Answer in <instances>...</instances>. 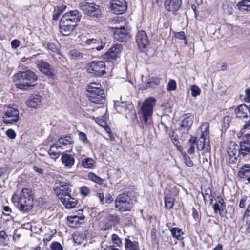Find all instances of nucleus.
Masks as SVG:
<instances>
[{
  "instance_id": "nucleus-1",
  "label": "nucleus",
  "mask_w": 250,
  "mask_h": 250,
  "mask_svg": "<svg viewBox=\"0 0 250 250\" xmlns=\"http://www.w3.org/2000/svg\"><path fill=\"white\" fill-rule=\"evenodd\" d=\"M33 200L32 189L26 188H23L19 194L14 193L11 198L12 203L23 212H28L32 209Z\"/></svg>"
},
{
  "instance_id": "nucleus-2",
  "label": "nucleus",
  "mask_w": 250,
  "mask_h": 250,
  "mask_svg": "<svg viewBox=\"0 0 250 250\" xmlns=\"http://www.w3.org/2000/svg\"><path fill=\"white\" fill-rule=\"evenodd\" d=\"M38 80L36 74L30 70L20 71L16 73L13 77V81L17 83V88L23 90H27L30 87H33L32 83Z\"/></svg>"
},
{
  "instance_id": "nucleus-3",
  "label": "nucleus",
  "mask_w": 250,
  "mask_h": 250,
  "mask_svg": "<svg viewBox=\"0 0 250 250\" xmlns=\"http://www.w3.org/2000/svg\"><path fill=\"white\" fill-rule=\"evenodd\" d=\"M86 95L93 103L102 104L105 101L104 91L100 84L91 83L86 86Z\"/></svg>"
},
{
  "instance_id": "nucleus-4",
  "label": "nucleus",
  "mask_w": 250,
  "mask_h": 250,
  "mask_svg": "<svg viewBox=\"0 0 250 250\" xmlns=\"http://www.w3.org/2000/svg\"><path fill=\"white\" fill-rule=\"evenodd\" d=\"M205 127L199 140L196 141V147L198 150H203L205 152H208L211 150V146L208 139H206V136L208 133L209 124L205 122L202 124L201 128L202 129Z\"/></svg>"
},
{
  "instance_id": "nucleus-5",
  "label": "nucleus",
  "mask_w": 250,
  "mask_h": 250,
  "mask_svg": "<svg viewBox=\"0 0 250 250\" xmlns=\"http://www.w3.org/2000/svg\"><path fill=\"white\" fill-rule=\"evenodd\" d=\"M87 71L93 76L101 77L105 73V65L102 61H93L86 65Z\"/></svg>"
},
{
  "instance_id": "nucleus-6",
  "label": "nucleus",
  "mask_w": 250,
  "mask_h": 250,
  "mask_svg": "<svg viewBox=\"0 0 250 250\" xmlns=\"http://www.w3.org/2000/svg\"><path fill=\"white\" fill-rule=\"evenodd\" d=\"M156 100L152 97L146 99L142 104L141 111L143 114V121L145 124H147L148 119L152 116L153 107L156 104Z\"/></svg>"
},
{
  "instance_id": "nucleus-7",
  "label": "nucleus",
  "mask_w": 250,
  "mask_h": 250,
  "mask_svg": "<svg viewBox=\"0 0 250 250\" xmlns=\"http://www.w3.org/2000/svg\"><path fill=\"white\" fill-rule=\"evenodd\" d=\"M80 8L88 16L94 18H99L102 15V11L100 6L94 3L82 2L80 3Z\"/></svg>"
},
{
  "instance_id": "nucleus-8",
  "label": "nucleus",
  "mask_w": 250,
  "mask_h": 250,
  "mask_svg": "<svg viewBox=\"0 0 250 250\" xmlns=\"http://www.w3.org/2000/svg\"><path fill=\"white\" fill-rule=\"evenodd\" d=\"M132 207L131 199L126 193L121 194L116 197L115 207L118 208L121 211L130 210Z\"/></svg>"
},
{
  "instance_id": "nucleus-9",
  "label": "nucleus",
  "mask_w": 250,
  "mask_h": 250,
  "mask_svg": "<svg viewBox=\"0 0 250 250\" xmlns=\"http://www.w3.org/2000/svg\"><path fill=\"white\" fill-rule=\"evenodd\" d=\"M122 49L121 44H115L102 55V59L106 62H112L120 58Z\"/></svg>"
},
{
  "instance_id": "nucleus-10",
  "label": "nucleus",
  "mask_w": 250,
  "mask_h": 250,
  "mask_svg": "<svg viewBox=\"0 0 250 250\" xmlns=\"http://www.w3.org/2000/svg\"><path fill=\"white\" fill-rule=\"evenodd\" d=\"M77 25L71 21L69 19H67L66 16L62 17L59 23L60 32L64 36H68L74 30Z\"/></svg>"
},
{
  "instance_id": "nucleus-11",
  "label": "nucleus",
  "mask_w": 250,
  "mask_h": 250,
  "mask_svg": "<svg viewBox=\"0 0 250 250\" xmlns=\"http://www.w3.org/2000/svg\"><path fill=\"white\" fill-rule=\"evenodd\" d=\"M19 119V110L12 107H8L2 116V122L6 124L16 123Z\"/></svg>"
},
{
  "instance_id": "nucleus-12",
  "label": "nucleus",
  "mask_w": 250,
  "mask_h": 250,
  "mask_svg": "<svg viewBox=\"0 0 250 250\" xmlns=\"http://www.w3.org/2000/svg\"><path fill=\"white\" fill-rule=\"evenodd\" d=\"M115 29L114 32V38L121 42H126L130 39V36L128 30L124 26H115L112 27Z\"/></svg>"
},
{
  "instance_id": "nucleus-13",
  "label": "nucleus",
  "mask_w": 250,
  "mask_h": 250,
  "mask_svg": "<svg viewBox=\"0 0 250 250\" xmlns=\"http://www.w3.org/2000/svg\"><path fill=\"white\" fill-rule=\"evenodd\" d=\"M127 3L125 0H111L110 9L115 14H122L127 10Z\"/></svg>"
},
{
  "instance_id": "nucleus-14",
  "label": "nucleus",
  "mask_w": 250,
  "mask_h": 250,
  "mask_svg": "<svg viewBox=\"0 0 250 250\" xmlns=\"http://www.w3.org/2000/svg\"><path fill=\"white\" fill-rule=\"evenodd\" d=\"M71 187L70 184L61 183L60 185L55 188L54 190L60 201L72 195Z\"/></svg>"
},
{
  "instance_id": "nucleus-15",
  "label": "nucleus",
  "mask_w": 250,
  "mask_h": 250,
  "mask_svg": "<svg viewBox=\"0 0 250 250\" xmlns=\"http://www.w3.org/2000/svg\"><path fill=\"white\" fill-rule=\"evenodd\" d=\"M118 216L115 214H107L102 221L103 226L101 230L106 231L110 229L113 226H115L119 223Z\"/></svg>"
},
{
  "instance_id": "nucleus-16",
  "label": "nucleus",
  "mask_w": 250,
  "mask_h": 250,
  "mask_svg": "<svg viewBox=\"0 0 250 250\" xmlns=\"http://www.w3.org/2000/svg\"><path fill=\"white\" fill-rule=\"evenodd\" d=\"M36 64L38 69L44 75L50 78L54 77V69L48 62L42 60H38L36 62Z\"/></svg>"
},
{
  "instance_id": "nucleus-17",
  "label": "nucleus",
  "mask_w": 250,
  "mask_h": 250,
  "mask_svg": "<svg viewBox=\"0 0 250 250\" xmlns=\"http://www.w3.org/2000/svg\"><path fill=\"white\" fill-rule=\"evenodd\" d=\"M182 0H165L164 6L166 9L173 14H177V12L182 6Z\"/></svg>"
},
{
  "instance_id": "nucleus-18",
  "label": "nucleus",
  "mask_w": 250,
  "mask_h": 250,
  "mask_svg": "<svg viewBox=\"0 0 250 250\" xmlns=\"http://www.w3.org/2000/svg\"><path fill=\"white\" fill-rule=\"evenodd\" d=\"M136 42L141 50L145 49L149 44L146 33L143 31H139L136 36Z\"/></svg>"
},
{
  "instance_id": "nucleus-19",
  "label": "nucleus",
  "mask_w": 250,
  "mask_h": 250,
  "mask_svg": "<svg viewBox=\"0 0 250 250\" xmlns=\"http://www.w3.org/2000/svg\"><path fill=\"white\" fill-rule=\"evenodd\" d=\"M114 106L116 111L121 113L127 110L130 111L133 108L132 104L128 101H114Z\"/></svg>"
},
{
  "instance_id": "nucleus-20",
  "label": "nucleus",
  "mask_w": 250,
  "mask_h": 250,
  "mask_svg": "<svg viewBox=\"0 0 250 250\" xmlns=\"http://www.w3.org/2000/svg\"><path fill=\"white\" fill-rule=\"evenodd\" d=\"M85 44L91 49H96L98 51L102 50L105 46V43L98 39H89L85 41Z\"/></svg>"
},
{
  "instance_id": "nucleus-21",
  "label": "nucleus",
  "mask_w": 250,
  "mask_h": 250,
  "mask_svg": "<svg viewBox=\"0 0 250 250\" xmlns=\"http://www.w3.org/2000/svg\"><path fill=\"white\" fill-rule=\"evenodd\" d=\"M182 121L180 130L183 133L188 132L193 123V116L190 114H186Z\"/></svg>"
},
{
  "instance_id": "nucleus-22",
  "label": "nucleus",
  "mask_w": 250,
  "mask_h": 250,
  "mask_svg": "<svg viewBox=\"0 0 250 250\" xmlns=\"http://www.w3.org/2000/svg\"><path fill=\"white\" fill-rule=\"evenodd\" d=\"M240 148L239 146L234 142H230L228 147L227 152L230 158L233 159L232 161L234 162L237 158L240 157Z\"/></svg>"
},
{
  "instance_id": "nucleus-23",
  "label": "nucleus",
  "mask_w": 250,
  "mask_h": 250,
  "mask_svg": "<svg viewBox=\"0 0 250 250\" xmlns=\"http://www.w3.org/2000/svg\"><path fill=\"white\" fill-rule=\"evenodd\" d=\"M42 97L39 95L31 96L26 102V105L30 108L36 109L41 105Z\"/></svg>"
},
{
  "instance_id": "nucleus-24",
  "label": "nucleus",
  "mask_w": 250,
  "mask_h": 250,
  "mask_svg": "<svg viewBox=\"0 0 250 250\" xmlns=\"http://www.w3.org/2000/svg\"><path fill=\"white\" fill-rule=\"evenodd\" d=\"M84 217L78 216L77 215L68 216L67 218V224L70 227H77L84 222Z\"/></svg>"
},
{
  "instance_id": "nucleus-25",
  "label": "nucleus",
  "mask_w": 250,
  "mask_h": 250,
  "mask_svg": "<svg viewBox=\"0 0 250 250\" xmlns=\"http://www.w3.org/2000/svg\"><path fill=\"white\" fill-rule=\"evenodd\" d=\"M66 16L67 19H69L77 25V23L80 21L82 17L81 13L78 10H71L63 15Z\"/></svg>"
},
{
  "instance_id": "nucleus-26",
  "label": "nucleus",
  "mask_w": 250,
  "mask_h": 250,
  "mask_svg": "<svg viewBox=\"0 0 250 250\" xmlns=\"http://www.w3.org/2000/svg\"><path fill=\"white\" fill-rule=\"evenodd\" d=\"M62 149H63V146L58 144H54L51 146L48 153L52 159H56L60 156Z\"/></svg>"
},
{
  "instance_id": "nucleus-27",
  "label": "nucleus",
  "mask_w": 250,
  "mask_h": 250,
  "mask_svg": "<svg viewBox=\"0 0 250 250\" xmlns=\"http://www.w3.org/2000/svg\"><path fill=\"white\" fill-rule=\"evenodd\" d=\"M62 203L64 206L65 208L71 209L75 208L78 204L77 200L71 196L68 197L64 198L61 200Z\"/></svg>"
},
{
  "instance_id": "nucleus-28",
  "label": "nucleus",
  "mask_w": 250,
  "mask_h": 250,
  "mask_svg": "<svg viewBox=\"0 0 250 250\" xmlns=\"http://www.w3.org/2000/svg\"><path fill=\"white\" fill-rule=\"evenodd\" d=\"M160 78L158 77L150 78L146 83L143 85V89L146 90L150 88H154L160 83Z\"/></svg>"
},
{
  "instance_id": "nucleus-29",
  "label": "nucleus",
  "mask_w": 250,
  "mask_h": 250,
  "mask_svg": "<svg viewBox=\"0 0 250 250\" xmlns=\"http://www.w3.org/2000/svg\"><path fill=\"white\" fill-rule=\"evenodd\" d=\"M62 163L67 168H71L74 165L75 159L74 157L68 154H65L62 155L61 158Z\"/></svg>"
},
{
  "instance_id": "nucleus-30",
  "label": "nucleus",
  "mask_w": 250,
  "mask_h": 250,
  "mask_svg": "<svg viewBox=\"0 0 250 250\" xmlns=\"http://www.w3.org/2000/svg\"><path fill=\"white\" fill-rule=\"evenodd\" d=\"M58 143L62 146H63V149L64 147H66L68 146H71L73 141L72 138L69 136H66L64 137H61L58 139Z\"/></svg>"
},
{
  "instance_id": "nucleus-31",
  "label": "nucleus",
  "mask_w": 250,
  "mask_h": 250,
  "mask_svg": "<svg viewBox=\"0 0 250 250\" xmlns=\"http://www.w3.org/2000/svg\"><path fill=\"white\" fill-rule=\"evenodd\" d=\"M66 6L64 5H61L58 6L54 8V13L53 15V20L54 21H57L59 19L60 15L65 10Z\"/></svg>"
},
{
  "instance_id": "nucleus-32",
  "label": "nucleus",
  "mask_w": 250,
  "mask_h": 250,
  "mask_svg": "<svg viewBox=\"0 0 250 250\" xmlns=\"http://www.w3.org/2000/svg\"><path fill=\"white\" fill-rule=\"evenodd\" d=\"M125 250H137L138 249V243L125 238Z\"/></svg>"
},
{
  "instance_id": "nucleus-33",
  "label": "nucleus",
  "mask_w": 250,
  "mask_h": 250,
  "mask_svg": "<svg viewBox=\"0 0 250 250\" xmlns=\"http://www.w3.org/2000/svg\"><path fill=\"white\" fill-rule=\"evenodd\" d=\"M237 6L241 11H250V0H242L237 3Z\"/></svg>"
},
{
  "instance_id": "nucleus-34",
  "label": "nucleus",
  "mask_w": 250,
  "mask_h": 250,
  "mask_svg": "<svg viewBox=\"0 0 250 250\" xmlns=\"http://www.w3.org/2000/svg\"><path fill=\"white\" fill-rule=\"evenodd\" d=\"M239 147L240 148V157L244 158L249 154L250 146H249L247 145L240 143Z\"/></svg>"
},
{
  "instance_id": "nucleus-35",
  "label": "nucleus",
  "mask_w": 250,
  "mask_h": 250,
  "mask_svg": "<svg viewBox=\"0 0 250 250\" xmlns=\"http://www.w3.org/2000/svg\"><path fill=\"white\" fill-rule=\"evenodd\" d=\"M172 236L178 240H181L183 238L182 235L183 233L182 230L179 228H172L170 229Z\"/></svg>"
},
{
  "instance_id": "nucleus-36",
  "label": "nucleus",
  "mask_w": 250,
  "mask_h": 250,
  "mask_svg": "<svg viewBox=\"0 0 250 250\" xmlns=\"http://www.w3.org/2000/svg\"><path fill=\"white\" fill-rule=\"evenodd\" d=\"M94 163V160L90 158L84 159L82 162L83 167L85 168H92Z\"/></svg>"
},
{
  "instance_id": "nucleus-37",
  "label": "nucleus",
  "mask_w": 250,
  "mask_h": 250,
  "mask_svg": "<svg viewBox=\"0 0 250 250\" xmlns=\"http://www.w3.org/2000/svg\"><path fill=\"white\" fill-rule=\"evenodd\" d=\"M188 143L189 144V147L187 150V152L188 154H192L194 152L195 146H196V138L194 137H191L188 141Z\"/></svg>"
},
{
  "instance_id": "nucleus-38",
  "label": "nucleus",
  "mask_w": 250,
  "mask_h": 250,
  "mask_svg": "<svg viewBox=\"0 0 250 250\" xmlns=\"http://www.w3.org/2000/svg\"><path fill=\"white\" fill-rule=\"evenodd\" d=\"M222 10L226 15H230L232 12L233 9L228 1H225L222 3Z\"/></svg>"
},
{
  "instance_id": "nucleus-39",
  "label": "nucleus",
  "mask_w": 250,
  "mask_h": 250,
  "mask_svg": "<svg viewBox=\"0 0 250 250\" xmlns=\"http://www.w3.org/2000/svg\"><path fill=\"white\" fill-rule=\"evenodd\" d=\"M88 177L91 181H92L99 185H101L103 182V180L102 178L92 172H90L88 174Z\"/></svg>"
},
{
  "instance_id": "nucleus-40",
  "label": "nucleus",
  "mask_w": 250,
  "mask_h": 250,
  "mask_svg": "<svg viewBox=\"0 0 250 250\" xmlns=\"http://www.w3.org/2000/svg\"><path fill=\"white\" fill-rule=\"evenodd\" d=\"M202 194L205 202L207 200V198L212 201V191L209 187H208L205 189L204 191L202 192Z\"/></svg>"
},
{
  "instance_id": "nucleus-41",
  "label": "nucleus",
  "mask_w": 250,
  "mask_h": 250,
  "mask_svg": "<svg viewBox=\"0 0 250 250\" xmlns=\"http://www.w3.org/2000/svg\"><path fill=\"white\" fill-rule=\"evenodd\" d=\"M183 160L185 165L188 167H192L193 166V163L191 158L186 154H183Z\"/></svg>"
},
{
  "instance_id": "nucleus-42",
  "label": "nucleus",
  "mask_w": 250,
  "mask_h": 250,
  "mask_svg": "<svg viewBox=\"0 0 250 250\" xmlns=\"http://www.w3.org/2000/svg\"><path fill=\"white\" fill-rule=\"evenodd\" d=\"M165 207L167 209H170L173 206V199L170 197H166L165 198Z\"/></svg>"
},
{
  "instance_id": "nucleus-43",
  "label": "nucleus",
  "mask_w": 250,
  "mask_h": 250,
  "mask_svg": "<svg viewBox=\"0 0 250 250\" xmlns=\"http://www.w3.org/2000/svg\"><path fill=\"white\" fill-rule=\"evenodd\" d=\"M191 95L193 97H196L200 94L201 90L196 85H193L191 87Z\"/></svg>"
},
{
  "instance_id": "nucleus-44",
  "label": "nucleus",
  "mask_w": 250,
  "mask_h": 250,
  "mask_svg": "<svg viewBox=\"0 0 250 250\" xmlns=\"http://www.w3.org/2000/svg\"><path fill=\"white\" fill-rule=\"evenodd\" d=\"M111 239L113 243L118 247H121L122 245V241L119 237L116 234H112Z\"/></svg>"
},
{
  "instance_id": "nucleus-45",
  "label": "nucleus",
  "mask_w": 250,
  "mask_h": 250,
  "mask_svg": "<svg viewBox=\"0 0 250 250\" xmlns=\"http://www.w3.org/2000/svg\"><path fill=\"white\" fill-rule=\"evenodd\" d=\"M176 88V83L174 80H170L168 83L167 89L168 91H174Z\"/></svg>"
},
{
  "instance_id": "nucleus-46",
  "label": "nucleus",
  "mask_w": 250,
  "mask_h": 250,
  "mask_svg": "<svg viewBox=\"0 0 250 250\" xmlns=\"http://www.w3.org/2000/svg\"><path fill=\"white\" fill-rule=\"evenodd\" d=\"M47 48L49 50L54 52L58 53L59 52L57 47L56 44L53 42H48L46 45Z\"/></svg>"
},
{
  "instance_id": "nucleus-47",
  "label": "nucleus",
  "mask_w": 250,
  "mask_h": 250,
  "mask_svg": "<svg viewBox=\"0 0 250 250\" xmlns=\"http://www.w3.org/2000/svg\"><path fill=\"white\" fill-rule=\"evenodd\" d=\"M69 55L73 59H76L80 57H82V54L76 50H72L69 52Z\"/></svg>"
},
{
  "instance_id": "nucleus-48",
  "label": "nucleus",
  "mask_w": 250,
  "mask_h": 250,
  "mask_svg": "<svg viewBox=\"0 0 250 250\" xmlns=\"http://www.w3.org/2000/svg\"><path fill=\"white\" fill-rule=\"evenodd\" d=\"M7 237L8 235L4 231L2 230L0 231V243H2L4 246L6 245V243L4 241Z\"/></svg>"
},
{
  "instance_id": "nucleus-49",
  "label": "nucleus",
  "mask_w": 250,
  "mask_h": 250,
  "mask_svg": "<svg viewBox=\"0 0 250 250\" xmlns=\"http://www.w3.org/2000/svg\"><path fill=\"white\" fill-rule=\"evenodd\" d=\"M51 249L52 250H63L62 247L58 242H54L52 244Z\"/></svg>"
},
{
  "instance_id": "nucleus-50",
  "label": "nucleus",
  "mask_w": 250,
  "mask_h": 250,
  "mask_svg": "<svg viewBox=\"0 0 250 250\" xmlns=\"http://www.w3.org/2000/svg\"><path fill=\"white\" fill-rule=\"evenodd\" d=\"M81 193L83 196H87L89 193V188L86 186H83L80 188Z\"/></svg>"
},
{
  "instance_id": "nucleus-51",
  "label": "nucleus",
  "mask_w": 250,
  "mask_h": 250,
  "mask_svg": "<svg viewBox=\"0 0 250 250\" xmlns=\"http://www.w3.org/2000/svg\"><path fill=\"white\" fill-rule=\"evenodd\" d=\"M243 138V141L241 143L247 145L249 146H250V134H247Z\"/></svg>"
},
{
  "instance_id": "nucleus-52",
  "label": "nucleus",
  "mask_w": 250,
  "mask_h": 250,
  "mask_svg": "<svg viewBox=\"0 0 250 250\" xmlns=\"http://www.w3.org/2000/svg\"><path fill=\"white\" fill-rule=\"evenodd\" d=\"M6 135L11 139H14L16 137V133L13 130L11 129L7 130L6 131Z\"/></svg>"
},
{
  "instance_id": "nucleus-53",
  "label": "nucleus",
  "mask_w": 250,
  "mask_h": 250,
  "mask_svg": "<svg viewBox=\"0 0 250 250\" xmlns=\"http://www.w3.org/2000/svg\"><path fill=\"white\" fill-rule=\"evenodd\" d=\"M175 36L176 38L179 40H185L186 39V35L183 31H181L179 32H177Z\"/></svg>"
},
{
  "instance_id": "nucleus-54",
  "label": "nucleus",
  "mask_w": 250,
  "mask_h": 250,
  "mask_svg": "<svg viewBox=\"0 0 250 250\" xmlns=\"http://www.w3.org/2000/svg\"><path fill=\"white\" fill-rule=\"evenodd\" d=\"M247 200V197L245 196L243 197L240 201L239 207L241 208H245L246 201Z\"/></svg>"
},
{
  "instance_id": "nucleus-55",
  "label": "nucleus",
  "mask_w": 250,
  "mask_h": 250,
  "mask_svg": "<svg viewBox=\"0 0 250 250\" xmlns=\"http://www.w3.org/2000/svg\"><path fill=\"white\" fill-rule=\"evenodd\" d=\"M124 21L122 19L121 17H117V18L114 19L111 21V24L114 25L116 24H119L121 23H123Z\"/></svg>"
},
{
  "instance_id": "nucleus-56",
  "label": "nucleus",
  "mask_w": 250,
  "mask_h": 250,
  "mask_svg": "<svg viewBox=\"0 0 250 250\" xmlns=\"http://www.w3.org/2000/svg\"><path fill=\"white\" fill-rule=\"evenodd\" d=\"M79 139L83 142L84 143L87 140L86 134L82 132H80L79 133Z\"/></svg>"
},
{
  "instance_id": "nucleus-57",
  "label": "nucleus",
  "mask_w": 250,
  "mask_h": 250,
  "mask_svg": "<svg viewBox=\"0 0 250 250\" xmlns=\"http://www.w3.org/2000/svg\"><path fill=\"white\" fill-rule=\"evenodd\" d=\"M250 167V165H246L243 166L242 169L244 170L243 171H240L239 172V175H244L245 173L247 172H248L249 171V168Z\"/></svg>"
},
{
  "instance_id": "nucleus-58",
  "label": "nucleus",
  "mask_w": 250,
  "mask_h": 250,
  "mask_svg": "<svg viewBox=\"0 0 250 250\" xmlns=\"http://www.w3.org/2000/svg\"><path fill=\"white\" fill-rule=\"evenodd\" d=\"M12 48L16 49L20 45V42L17 40H14L11 42Z\"/></svg>"
},
{
  "instance_id": "nucleus-59",
  "label": "nucleus",
  "mask_w": 250,
  "mask_h": 250,
  "mask_svg": "<svg viewBox=\"0 0 250 250\" xmlns=\"http://www.w3.org/2000/svg\"><path fill=\"white\" fill-rule=\"evenodd\" d=\"M245 101L246 102H250V88L246 90Z\"/></svg>"
},
{
  "instance_id": "nucleus-60",
  "label": "nucleus",
  "mask_w": 250,
  "mask_h": 250,
  "mask_svg": "<svg viewBox=\"0 0 250 250\" xmlns=\"http://www.w3.org/2000/svg\"><path fill=\"white\" fill-rule=\"evenodd\" d=\"M33 168L35 171L39 174H42L43 173L44 170L42 168L39 167L38 166H35Z\"/></svg>"
},
{
  "instance_id": "nucleus-61",
  "label": "nucleus",
  "mask_w": 250,
  "mask_h": 250,
  "mask_svg": "<svg viewBox=\"0 0 250 250\" xmlns=\"http://www.w3.org/2000/svg\"><path fill=\"white\" fill-rule=\"evenodd\" d=\"M213 208L214 212L216 213H217L218 211H220V208H221V207H220L218 203H215V204H214V205L213 206Z\"/></svg>"
},
{
  "instance_id": "nucleus-62",
  "label": "nucleus",
  "mask_w": 250,
  "mask_h": 250,
  "mask_svg": "<svg viewBox=\"0 0 250 250\" xmlns=\"http://www.w3.org/2000/svg\"><path fill=\"white\" fill-rule=\"evenodd\" d=\"M97 197L99 199L100 202L102 204H104V198L103 193H97Z\"/></svg>"
},
{
  "instance_id": "nucleus-63",
  "label": "nucleus",
  "mask_w": 250,
  "mask_h": 250,
  "mask_svg": "<svg viewBox=\"0 0 250 250\" xmlns=\"http://www.w3.org/2000/svg\"><path fill=\"white\" fill-rule=\"evenodd\" d=\"M217 203H218V204H220L221 208H222V209H223V208L225 207V202L222 198L218 197Z\"/></svg>"
},
{
  "instance_id": "nucleus-64",
  "label": "nucleus",
  "mask_w": 250,
  "mask_h": 250,
  "mask_svg": "<svg viewBox=\"0 0 250 250\" xmlns=\"http://www.w3.org/2000/svg\"><path fill=\"white\" fill-rule=\"evenodd\" d=\"M6 172V169L4 167H0V178L3 177L5 175Z\"/></svg>"
}]
</instances>
